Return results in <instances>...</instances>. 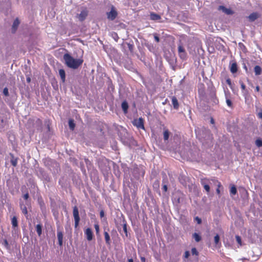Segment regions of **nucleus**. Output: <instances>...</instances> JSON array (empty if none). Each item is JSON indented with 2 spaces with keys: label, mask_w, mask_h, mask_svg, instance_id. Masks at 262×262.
Wrapping results in <instances>:
<instances>
[{
  "label": "nucleus",
  "mask_w": 262,
  "mask_h": 262,
  "mask_svg": "<svg viewBox=\"0 0 262 262\" xmlns=\"http://www.w3.org/2000/svg\"><path fill=\"white\" fill-rule=\"evenodd\" d=\"M63 59L66 65L73 69H77L83 62L82 58L74 59L68 53L64 54Z\"/></svg>",
  "instance_id": "nucleus-1"
},
{
  "label": "nucleus",
  "mask_w": 262,
  "mask_h": 262,
  "mask_svg": "<svg viewBox=\"0 0 262 262\" xmlns=\"http://www.w3.org/2000/svg\"><path fill=\"white\" fill-rule=\"evenodd\" d=\"M37 174L40 179L46 181V182H49L50 181V178L49 174L42 168H39L37 171Z\"/></svg>",
  "instance_id": "nucleus-2"
},
{
  "label": "nucleus",
  "mask_w": 262,
  "mask_h": 262,
  "mask_svg": "<svg viewBox=\"0 0 262 262\" xmlns=\"http://www.w3.org/2000/svg\"><path fill=\"white\" fill-rule=\"evenodd\" d=\"M132 123L134 126L137 127L139 129H142L144 130L145 127L144 125V120L142 118H139L138 119H135L133 121Z\"/></svg>",
  "instance_id": "nucleus-3"
},
{
  "label": "nucleus",
  "mask_w": 262,
  "mask_h": 262,
  "mask_svg": "<svg viewBox=\"0 0 262 262\" xmlns=\"http://www.w3.org/2000/svg\"><path fill=\"white\" fill-rule=\"evenodd\" d=\"M29 205H30V203L28 201H27L25 204L21 201H20L19 202V206H20V208L21 210V212L25 215V216L27 219L28 218V216H29L27 206H29Z\"/></svg>",
  "instance_id": "nucleus-4"
},
{
  "label": "nucleus",
  "mask_w": 262,
  "mask_h": 262,
  "mask_svg": "<svg viewBox=\"0 0 262 262\" xmlns=\"http://www.w3.org/2000/svg\"><path fill=\"white\" fill-rule=\"evenodd\" d=\"M178 53L180 57L183 59L185 60L187 57V54L185 52V48L184 47L181 45V43L178 46Z\"/></svg>",
  "instance_id": "nucleus-5"
},
{
  "label": "nucleus",
  "mask_w": 262,
  "mask_h": 262,
  "mask_svg": "<svg viewBox=\"0 0 262 262\" xmlns=\"http://www.w3.org/2000/svg\"><path fill=\"white\" fill-rule=\"evenodd\" d=\"M201 184L203 186L207 193L210 192V181L207 179H202L201 180Z\"/></svg>",
  "instance_id": "nucleus-6"
},
{
  "label": "nucleus",
  "mask_w": 262,
  "mask_h": 262,
  "mask_svg": "<svg viewBox=\"0 0 262 262\" xmlns=\"http://www.w3.org/2000/svg\"><path fill=\"white\" fill-rule=\"evenodd\" d=\"M88 14V11L86 8L83 9L80 13L78 14V18L80 21H83Z\"/></svg>",
  "instance_id": "nucleus-7"
},
{
  "label": "nucleus",
  "mask_w": 262,
  "mask_h": 262,
  "mask_svg": "<svg viewBox=\"0 0 262 262\" xmlns=\"http://www.w3.org/2000/svg\"><path fill=\"white\" fill-rule=\"evenodd\" d=\"M117 15L116 11L114 9V7H112L110 12L107 13V18L111 20H114Z\"/></svg>",
  "instance_id": "nucleus-8"
},
{
  "label": "nucleus",
  "mask_w": 262,
  "mask_h": 262,
  "mask_svg": "<svg viewBox=\"0 0 262 262\" xmlns=\"http://www.w3.org/2000/svg\"><path fill=\"white\" fill-rule=\"evenodd\" d=\"M230 71L232 74H234L237 72V64L235 61L231 62L230 63Z\"/></svg>",
  "instance_id": "nucleus-9"
},
{
  "label": "nucleus",
  "mask_w": 262,
  "mask_h": 262,
  "mask_svg": "<svg viewBox=\"0 0 262 262\" xmlns=\"http://www.w3.org/2000/svg\"><path fill=\"white\" fill-rule=\"evenodd\" d=\"M84 234L86 235V239L89 241H91L92 240L93 234L91 228H88L87 229H86L84 231Z\"/></svg>",
  "instance_id": "nucleus-10"
},
{
  "label": "nucleus",
  "mask_w": 262,
  "mask_h": 262,
  "mask_svg": "<svg viewBox=\"0 0 262 262\" xmlns=\"http://www.w3.org/2000/svg\"><path fill=\"white\" fill-rule=\"evenodd\" d=\"M219 10H222L226 14L228 15H231L233 14V11L230 9L226 8L225 6H220L219 7Z\"/></svg>",
  "instance_id": "nucleus-11"
},
{
  "label": "nucleus",
  "mask_w": 262,
  "mask_h": 262,
  "mask_svg": "<svg viewBox=\"0 0 262 262\" xmlns=\"http://www.w3.org/2000/svg\"><path fill=\"white\" fill-rule=\"evenodd\" d=\"M19 20L18 18H16L13 21L12 27V33H15L16 31L18 25H19Z\"/></svg>",
  "instance_id": "nucleus-12"
},
{
  "label": "nucleus",
  "mask_w": 262,
  "mask_h": 262,
  "mask_svg": "<svg viewBox=\"0 0 262 262\" xmlns=\"http://www.w3.org/2000/svg\"><path fill=\"white\" fill-rule=\"evenodd\" d=\"M259 16V15L257 12H253L252 13L250 14L249 16L248 17L249 20L250 21H254L257 18H258Z\"/></svg>",
  "instance_id": "nucleus-13"
},
{
  "label": "nucleus",
  "mask_w": 262,
  "mask_h": 262,
  "mask_svg": "<svg viewBox=\"0 0 262 262\" xmlns=\"http://www.w3.org/2000/svg\"><path fill=\"white\" fill-rule=\"evenodd\" d=\"M195 48V46L193 45L190 43H189L188 45L189 52L190 54H192V55H195L196 54Z\"/></svg>",
  "instance_id": "nucleus-14"
},
{
  "label": "nucleus",
  "mask_w": 262,
  "mask_h": 262,
  "mask_svg": "<svg viewBox=\"0 0 262 262\" xmlns=\"http://www.w3.org/2000/svg\"><path fill=\"white\" fill-rule=\"evenodd\" d=\"M57 236L58 240V244L61 246L62 245V239H63V233L61 231H58L57 233Z\"/></svg>",
  "instance_id": "nucleus-15"
},
{
  "label": "nucleus",
  "mask_w": 262,
  "mask_h": 262,
  "mask_svg": "<svg viewBox=\"0 0 262 262\" xmlns=\"http://www.w3.org/2000/svg\"><path fill=\"white\" fill-rule=\"evenodd\" d=\"M171 102L173 108L176 110H178L179 107V104L177 98L174 96H173L171 98Z\"/></svg>",
  "instance_id": "nucleus-16"
},
{
  "label": "nucleus",
  "mask_w": 262,
  "mask_h": 262,
  "mask_svg": "<svg viewBox=\"0 0 262 262\" xmlns=\"http://www.w3.org/2000/svg\"><path fill=\"white\" fill-rule=\"evenodd\" d=\"M73 213L74 220H80L78 209L76 206L73 207Z\"/></svg>",
  "instance_id": "nucleus-17"
},
{
  "label": "nucleus",
  "mask_w": 262,
  "mask_h": 262,
  "mask_svg": "<svg viewBox=\"0 0 262 262\" xmlns=\"http://www.w3.org/2000/svg\"><path fill=\"white\" fill-rule=\"evenodd\" d=\"M10 156H11L10 162H11V164L14 167H16L17 164L18 158L15 157L14 156V155L12 154H10Z\"/></svg>",
  "instance_id": "nucleus-18"
},
{
  "label": "nucleus",
  "mask_w": 262,
  "mask_h": 262,
  "mask_svg": "<svg viewBox=\"0 0 262 262\" xmlns=\"http://www.w3.org/2000/svg\"><path fill=\"white\" fill-rule=\"evenodd\" d=\"M59 74L62 83H64L66 81V73L64 70L63 69H59Z\"/></svg>",
  "instance_id": "nucleus-19"
},
{
  "label": "nucleus",
  "mask_w": 262,
  "mask_h": 262,
  "mask_svg": "<svg viewBox=\"0 0 262 262\" xmlns=\"http://www.w3.org/2000/svg\"><path fill=\"white\" fill-rule=\"evenodd\" d=\"M150 18L152 20H158L161 19V16L158 14L151 12L150 14Z\"/></svg>",
  "instance_id": "nucleus-20"
},
{
  "label": "nucleus",
  "mask_w": 262,
  "mask_h": 262,
  "mask_svg": "<svg viewBox=\"0 0 262 262\" xmlns=\"http://www.w3.org/2000/svg\"><path fill=\"white\" fill-rule=\"evenodd\" d=\"M122 109L124 113H126L127 112V110L128 108V105L127 102L126 101H124L122 102L121 104Z\"/></svg>",
  "instance_id": "nucleus-21"
},
{
  "label": "nucleus",
  "mask_w": 262,
  "mask_h": 262,
  "mask_svg": "<svg viewBox=\"0 0 262 262\" xmlns=\"http://www.w3.org/2000/svg\"><path fill=\"white\" fill-rule=\"evenodd\" d=\"M11 224L12 225V228L15 229L16 227L18 226L17 220L16 216H13L11 220Z\"/></svg>",
  "instance_id": "nucleus-22"
},
{
  "label": "nucleus",
  "mask_w": 262,
  "mask_h": 262,
  "mask_svg": "<svg viewBox=\"0 0 262 262\" xmlns=\"http://www.w3.org/2000/svg\"><path fill=\"white\" fill-rule=\"evenodd\" d=\"M254 71L256 75H259L261 73V68L259 66H256L254 67Z\"/></svg>",
  "instance_id": "nucleus-23"
},
{
  "label": "nucleus",
  "mask_w": 262,
  "mask_h": 262,
  "mask_svg": "<svg viewBox=\"0 0 262 262\" xmlns=\"http://www.w3.org/2000/svg\"><path fill=\"white\" fill-rule=\"evenodd\" d=\"M239 83L241 84V89L243 91V93L245 94V95H247L248 94V91L246 90V85H245V84L244 83V82L242 81H239Z\"/></svg>",
  "instance_id": "nucleus-24"
},
{
  "label": "nucleus",
  "mask_w": 262,
  "mask_h": 262,
  "mask_svg": "<svg viewBox=\"0 0 262 262\" xmlns=\"http://www.w3.org/2000/svg\"><path fill=\"white\" fill-rule=\"evenodd\" d=\"M167 181L165 179H163V186H162V190L164 192H166L167 191Z\"/></svg>",
  "instance_id": "nucleus-25"
},
{
  "label": "nucleus",
  "mask_w": 262,
  "mask_h": 262,
  "mask_svg": "<svg viewBox=\"0 0 262 262\" xmlns=\"http://www.w3.org/2000/svg\"><path fill=\"white\" fill-rule=\"evenodd\" d=\"M36 230L38 236H40L42 233V226L40 224H37L36 226Z\"/></svg>",
  "instance_id": "nucleus-26"
},
{
  "label": "nucleus",
  "mask_w": 262,
  "mask_h": 262,
  "mask_svg": "<svg viewBox=\"0 0 262 262\" xmlns=\"http://www.w3.org/2000/svg\"><path fill=\"white\" fill-rule=\"evenodd\" d=\"M69 128L71 130H73L75 127V124L74 123V120L72 119H70L69 121Z\"/></svg>",
  "instance_id": "nucleus-27"
},
{
  "label": "nucleus",
  "mask_w": 262,
  "mask_h": 262,
  "mask_svg": "<svg viewBox=\"0 0 262 262\" xmlns=\"http://www.w3.org/2000/svg\"><path fill=\"white\" fill-rule=\"evenodd\" d=\"M104 238H105V242H106V243L107 244L109 245L110 244V235L106 231L104 232Z\"/></svg>",
  "instance_id": "nucleus-28"
},
{
  "label": "nucleus",
  "mask_w": 262,
  "mask_h": 262,
  "mask_svg": "<svg viewBox=\"0 0 262 262\" xmlns=\"http://www.w3.org/2000/svg\"><path fill=\"white\" fill-rule=\"evenodd\" d=\"M230 193L231 194L235 195L237 193V189L234 185H232L230 189Z\"/></svg>",
  "instance_id": "nucleus-29"
},
{
  "label": "nucleus",
  "mask_w": 262,
  "mask_h": 262,
  "mask_svg": "<svg viewBox=\"0 0 262 262\" xmlns=\"http://www.w3.org/2000/svg\"><path fill=\"white\" fill-rule=\"evenodd\" d=\"M164 139L166 141L168 139L169 136V132L168 129H165L163 133Z\"/></svg>",
  "instance_id": "nucleus-30"
},
{
  "label": "nucleus",
  "mask_w": 262,
  "mask_h": 262,
  "mask_svg": "<svg viewBox=\"0 0 262 262\" xmlns=\"http://www.w3.org/2000/svg\"><path fill=\"white\" fill-rule=\"evenodd\" d=\"M235 239H236L237 243L239 245L238 247L242 246L243 244H242V241L241 237L239 235H237L235 236Z\"/></svg>",
  "instance_id": "nucleus-31"
},
{
  "label": "nucleus",
  "mask_w": 262,
  "mask_h": 262,
  "mask_svg": "<svg viewBox=\"0 0 262 262\" xmlns=\"http://www.w3.org/2000/svg\"><path fill=\"white\" fill-rule=\"evenodd\" d=\"M212 96L214 98V103H219V100L217 99L216 96V91L215 90H213L212 92Z\"/></svg>",
  "instance_id": "nucleus-32"
},
{
  "label": "nucleus",
  "mask_w": 262,
  "mask_h": 262,
  "mask_svg": "<svg viewBox=\"0 0 262 262\" xmlns=\"http://www.w3.org/2000/svg\"><path fill=\"white\" fill-rule=\"evenodd\" d=\"M123 230L126 234V236H127V224L125 221H123Z\"/></svg>",
  "instance_id": "nucleus-33"
},
{
  "label": "nucleus",
  "mask_w": 262,
  "mask_h": 262,
  "mask_svg": "<svg viewBox=\"0 0 262 262\" xmlns=\"http://www.w3.org/2000/svg\"><path fill=\"white\" fill-rule=\"evenodd\" d=\"M226 103L227 105L230 107H232V102L229 98H228L227 95H226Z\"/></svg>",
  "instance_id": "nucleus-34"
},
{
  "label": "nucleus",
  "mask_w": 262,
  "mask_h": 262,
  "mask_svg": "<svg viewBox=\"0 0 262 262\" xmlns=\"http://www.w3.org/2000/svg\"><path fill=\"white\" fill-rule=\"evenodd\" d=\"M255 144L258 147L262 146V140L260 139H257L255 141Z\"/></svg>",
  "instance_id": "nucleus-35"
},
{
  "label": "nucleus",
  "mask_w": 262,
  "mask_h": 262,
  "mask_svg": "<svg viewBox=\"0 0 262 262\" xmlns=\"http://www.w3.org/2000/svg\"><path fill=\"white\" fill-rule=\"evenodd\" d=\"M214 243L216 245H217L220 241V236L218 234H216L214 238Z\"/></svg>",
  "instance_id": "nucleus-36"
},
{
  "label": "nucleus",
  "mask_w": 262,
  "mask_h": 262,
  "mask_svg": "<svg viewBox=\"0 0 262 262\" xmlns=\"http://www.w3.org/2000/svg\"><path fill=\"white\" fill-rule=\"evenodd\" d=\"M190 252L188 251H185V254H184V261L186 262V259H188L189 258V257L190 256Z\"/></svg>",
  "instance_id": "nucleus-37"
},
{
  "label": "nucleus",
  "mask_w": 262,
  "mask_h": 262,
  "mask_svg": "<svg viewBox=\"0 0 262 262\" xmlns=\"http://www.w3.org/2000/svg\"><path fill=\"white\" fill-rule=\"evenodd\" d=\"M217 188L216 189V193L218 194H220V188L222 186L221 183L220 182H217Z\"/></svg>",
  "instance_id": "nucleus-38"
},
{
  "label": "nucleus",
  "mask_w": 262,
  "mask_h": 262,
  "mask_svg": "<svg viewBox=\"0 0 262 262\" xmlns=\"http://www.w3.org/2000/svg\"><path fill=\"white\" fill-rule=\"evenodd\" d=\"M3 94L6 96H8L9 95V92H8V89L7 88H5L3 90Z\"/></svg>",
  "instance_id": "nucleus-39"
},
{
  "label": "nucleus",
  "mask_w": 262,
  "mask_h": 262,
  "mask_svg": "<svg viewBox=\"0 0 262 262\" xmlns=\"http://www.w3.org/2000/svg\"><path fill=\"white\" fill-rule=\"evenodd\" d=\"M94 227H95V230H96V232L97 234H98L99 232V226L98 224H95L94 225Z\"/></svg>",
  "instance_id": "nucleus-40"
},
{
  "label": "nucleus",
  "mask_w": 262,
  "mask_h": 262,
  "mask_svg": "<svg viewBox=\"0 0 262 262\" xmlns=\"http://www.w3.org/2000/svg\"><path fill=\"white\" fill-rule=\"evenodd\" d=\"M74 221H75L74 227L75 228H77L79 225V222L80 221V220H74Z\"/></svg>",
  "instance_id": "nucleus-41"
},
{
  "label": "nucleus",
  "mask_w": 262,
  "mask_h": 262,
  "mask_svg": "<svg viewBox=\"0 0 262 262\" xmlns=\"http://www.w3.org/2000/svg\"><path fill=\"white\" fill-rule=\"evenodd\" d=\"M3 244L7 248H9V245L8 244V241L6 240V239H5L4 241V243H3Z\"/></svg>",
  "instance_id": "nucleus-42"
},
{
  "label": "nucleus",
  "mask_w": 262,
  "mask_h": 262,
  "mask_svg": "<svg viewBox=\"0 0 262 262\" xmlns=\"http://www.w3.org/2000/svg\"><path fill=\"white\" fill-rule=\"evenodd\" d=\"M226 83L229 85V86L231 87L232 83L231 80L229 78H227L226 79Z\"/></svg>",
  "instance_id": "nucleus-43"
},
{
  "label": "nucleus",
  "mask_w": 262,
  "mask_h": 262,
  "mask_svg": "<svg viewBox=\"0 0 262 262\" xmlns=\"http://www.w3.org/2000/svg\"><path fill=\"white\" fill-rule=\"evenodd\" d=\"M192 255H196V248H193L191 250Z\"/></svg>",
  "instance_id": "nucleus-44"
},
{
  "label": "nucleus",
  "mask_w": 262,
  "mask_h": 262,
  "mask_svg": "<svg viewBox=\"0 0 262 262\" xmlns=\"http://www.w3.org/2000/svg\"><path fill=\"white\" fill-rule=\"evenodd\" d=\"M113 37H114V38L115 39V40H116V41H117V39H118V38H119V37H118V36L117 34V33H114L113 34Z\"/></svg>",
  "instance_id": "nucleus-45"
},
{
  "label": "nucleus",
  "mask_w": 262,
  "mask_h": 262,
  "mask_svg": "<svg viewBox=\"0 0 262 262\" xmlns=\"http://www.w3.org/2000/svg\"><path fill=\"white\" fill-rule=\"evenodd\" d=\"M29 197V193H26V194H25L23 196V198H24L25 200H27L28 199Z\"/></svg>",
  "instance_id": "nucleus-46"
},
{
  "label": "nucleus",
  "mask_w": 262,
  "mask_h": 262,
  "mask_svg": "<svg viewBox=\"0 0 262 262\" xmlns=\"http://www.w3.org/2000/svg\"><path fill=\"white\" fill-rule=\"evenodd\" d=\"M154 38H155V40L156 41V42H159L160 39H159V37L157 35H155L154 36Z\"/></svg>",
  "instance_id": "nucleus-47"
},
{
  "label": "nucleus",
  "mask_w": 262,
  "mask_h": 262,
  "mask_svg": "<svg viewBox=\"0 0 262 262\" xmlns=\"http://www.w3.org/2000/svg\"><path fill=\"white\" fill-rule=\"evenodd\" d=\"M192 237L195 241H196V232H194L192 234Z\"/></svg>",
  "instance_id": "nucleus-48"
},
{
  "label": "nucleus",
  "mask_w": 262,
  "mask_h": 262,
  "mask_svg": "<svg viewBox=\"0 0 262 262\" xmlns=\"http://www.w3.org/2000/svg\"><path fill=\"white\" fill-rule=\"evenodd\" d=\"M59 185H60L61 186V187H64V185H63V183H62V180H61V179H60V180H59Z\"/></svg>",
  "instance_id": "nucleus-49"
},
{
  "label": "nucleus",
  "mask_w": 262,
  "mask_h": 262,
  "mask_svg": "<svg viewBox=\"0 0 262 262\" xmlns=\"http://www.w3.org/2000/svg\"><path fill=\"white\" fill-rule=\"evenodd\" d=\"M202 223V220L198 217V224H200Z\"/></svg>",
  "instance_id": "nucleus-50"
},
{
  "label": "nucleus",
  "mask_w": 262,
  "mask_h": 262,
  "mask_svg": "<svg viewBox=\"0 0 262 262\" xmlns=\"http://www.w3.org/2000/svg\"><path fill=\"white\" fill-rule=\"evenodd\" d=\"M259 90H260L259 86L258 85H257L255 88V91L256 92H258L259 91Z\"/></svg>",
  "instance_id": "nucleus-51"
},
{
  "label": "nucleus",
  "mask_w": 262,
  "mask_h": 262,
  "mask_svg": "<svg viewBox=\"0 0 262 262\" xmlns=\"http://www.w3.org/2000/svg\"><path fill=\"white\" fill-rule=\"evenodd\" d=\"M141 260L142 262H145L146 259L144 257H141Z\"/></svg>",
  "instance_id": "nucleus-52"
},
{
  "label": "nucleus",
  "mask_w": 262,
  "mask_h": 262,
  "mask_svg": "<svg viewBox=\"0 0 262 262\" xmlns=\"http://www.w3.org/2000/svg\"><path fill=\"white\" fill-rule=\"evenodd\" d=\"M258 116L259 118H261L262 119V112H259L258 114Z\"/></svg>",
  "instance_id": "nucleus-53"
},
{
  "label": "nucleus",
  "mask_w": 262,
  "mask_h": 262,
  "mask_svg": "<svg viewBox=\"0 0 262 262\" xmlns=\"http://www.w3.org/2000/svg\"><path fill=\"white\" fill-rule=\"evenodd\" d=\"M201 239V236L198 234V242Z\"/></svg>",
  "instance_id": "nucleus-54"
},
{
  "label": "nucleus",
  "mask_w": 262,
  "mask_h": 262,
  "mask_svg": "<svg viewBox=\"0 0 262 262\" xmlns=\"http://www.w3.org/2000/svg\"><path fill=\"white\" fill-rule=\"evenodd\" d=\"M37 122L38 123L39 125H41V122L39 119H38Z\"/></svg>",
  "instance_id": "nucleus-55"
},
{
  "label": "nucleus",
  "mask_w": 262,
  "mask_h": 262,
  "mask_svg": "<svg viewBox=\"0 0 262 262\" xmlns=\"http://www.w3.org/2000/svg\"><path fill=\"white\" fill-rule=\"evenodd\" d=\"M104 216V212L103 211H101L100 212V216L103 217Z\"/></svg>",
  "instance_id": "nucleus-56"
},
{
  "label": "nucleus",
  "mask_w": 262,
  "mask_h": 262,
  "mask_svg": "<svg viewBox=\"0 0 262 262\" xmlns=\"http://www.w3.org/2000/svg\"><path fill=\"white\" fill-rule=\"evenodd\" d=\"M27 81L28 82H30L31 81V78H30V77H27Z\"/></svg>",
  "instance_id": "nucleus-57"
},
{
  "label": "nucleus",
  "mask_w": 262,
  "mask_h": 262,
  "mask_svg": "<svg viewBox=\"0 0 262 262\" xmlns=\"http://www.w3.org/2000/svg\"><path fill=\"white\" fill-rule=\"evenodd\" d=\"M210 122H211V123L212 124H214V119H213L212 118H211Z\"/></svg>",
  "instance_id": "nucleus-58"
},
{
  "label": "nucleus",
  "mask_w": 262,
  "mask_h": 262,
  "mask_svg": "<svg viewBox=\"0 0 262 262\" xmlns=\"http://www.w3.org/2000/svg\"><path fill=\"white\" fill-rule=\"evenodd\" d=\"M128 262H134V260L132 258H129L128 259Z\"/></svg>",
  "instance_id": "nucleus-59"
},
{
  "label": "nucleus",
  "mask_w": 262,
  "mask_h": 262,
  "mask_svg": "<svg viewBox=\"0 0 262 262\" xmlns=\"http://www.w3.org/2000/svg\"><path fill=\"white\" fill-rule=\"evenodd\" d=\"M193 220L194 221H196V216H194L193 217Z\"/></svg>",
  "instance_id": "nucleus-60"
},
{
  "label": "nucleus",
  "mask_w": 262,
  "mask_h": 262,
  "mask_svg": "<svg viewBox=\"0 0 262 262\" xmlns=\"http://www.w3.org/2000/svg\"><path fill=\"white\" fill-rule=\"evenodd\" d=\"M194 131V133L196 134V128H195Z\"/></svg>",
  "instance_id": "nucleus-61"
}]
</instances>
